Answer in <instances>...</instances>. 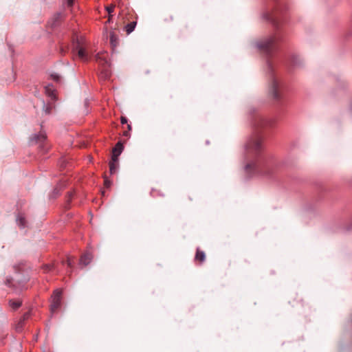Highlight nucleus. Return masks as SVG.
I'll return each mask as SVG.
<instances>
[{
  "label": "nucleus",
  "instance_id": "0eeeda50",
  "mask_svg": "<svg viewBox=\"0 0 352 352\" xmlns=\"http://www.w3.org/2000/svg\"><path fill=\"white\" fill-rule=\"evenodd\" d=\"M123 150V145L120 142H118L112 151V160L113 161L118 160V156L121 154Z\"/></svg>",
  "mask_w": 352,
  "mask_h": 352
},
{
  "label": "nucleus",
  "instance_id": "412c9836",
  "mask_svg": "<svg viewBox=\"0 0 352 352\" xmlns=\"http://www.w3.org/2000/svg\"><path fill=\"white\" fill-rule=\"evenodd\" d=\"M25 223H26V221H18V226L20 228H23L25 226Z\"/></svg>",
  "mask_w": 352,
  "mask_h": 352
},
{
  "label": "nucleus",
  "instance_id": "a211bd4d",
  "mask_svg": "<svg viewBox=\"0 0 352 352\" xmlns=\"http://www.w3.org/2000/svg\"><path fill=\"white\" fill-rule=\"evenodd\" d=\"M114 8H115L114 5H110L109 6L106 7V10L110 16L111 15V13L113 12Z\"/></svg>",
  "mask_w": 352,
  "mask_h": 352
},
{
  "label": "nucleus",
  "instance_id": "473e14b6",
  "mask_svg": "<svg viewBox=\"0 0 352 352\" xmlns=\"http://www.w3.org/2000/svg\"><path fill=\"white\" fill-rule=\"evenodd\" d=\"M19 220H20V221L24 220V218H22V217H21V218H20Z\"/></svg>",
  "mask_w": 352,
  "mask_h": 352
},
{
  "label": "nucleus",
  "instance_id": "f257e3e1",
  "mask_svg": "<svg viewBox=\"0 0 352 352\" xmlns=\"http://www.w3.org/2000/svg\"><path fill=\"white\" fill-rule=\"evenodd\" d=\"M263 148V139L258 134L250 138L245 143V157L247 163L245 170L248 174L258 173L268 175L274 172V165L272 163L256 160V158L261 153Z\"/></svg>",
  "mask_w": 352,
  "mask_h": 352
},
{
  "label": "nucleus",
  "instance_id": "bb28decb",
  "mask_svg": "<svg viewBox=\"0 0 352 352\" xmlns=\"http://www.w3.org/2000/svg\"><path fill=\"white\" fill-rule=\"evenodd\" d=\"M67 265L68 266L71 267L72 266V262L70 259V258H68L67 260Z\"/></svg>",
  "mask_w": 352,
  "mask_h": 352
},
{
  "label": "nucleus",
  "instance_id": "9b49d317",
  "mask_svg": "<svg viewBox=\"0 0 352 352\" xmlns=\"http://www.w3.org/2000/svg\"><path fill=\"white\" fill-rule=\"evenodd\" d=\"M118 166V161H113L112 159L111 162H109V168H110V173L111 174H113L116 172V170Z\"/></svg>",
  "mask_w": 352,
  "mask_h": 352
},
{
  "label": "nucleus",
  "instance_id": "5701e85b",
  "mask_svg": "<svg viewBox=\"0 0 352 352\" xmlns=\"http://www.w3.org/2000/svg\"><path fill=\"white\" fill-rule=\"evenodd\" d=\"M52 77L53 78L54 80H55L56 81H58L60 78L59 76L57 74H52Z\"/></svg>",
  "mask_w": 352,
  "mask_h": 352
},
{
  "label": "nucleus",
  "instance_id": "c85d7f7f",
  "mask_svg": "<svg viewBox=\"0 0 352 352\" xmlns=\"http://www.w3.org/2000/svg\"><path fill=\"white\" fill-rule=\"evenodd\" d=\"M99 59L104 60V58H100V57L99 56V55H97V56H96V60H99Z\"/></svg>",
  "mask_w": 352,
  "mask_h": 352
},
{
  "label": "nucleus",
  "instance_id": "6e6552de",
  "mask_svg": "<svg viewBox=\"0 0 352 352\" xmlns=\"http://www.w3.org/2000/svg\"><path fill=\"white\" fill-rule=\"evenodd\" d=\"M92 260V255L90 253H85L80 257V263L85 266L87 265Z\"/></svg>",
  "mask_w": 352,
  "mask_h": 352
},
{
  "label": "nucleus",
  "instance_id": "aec40b11",
  "mask_svg": "<svg viewBox=\"0 0 352 352\" xmlns=\"http://www.w3.org/2000/svg\"><path fill=\"white\" fill-rule=\"evenodd\" d=\"M52 109V107L50 105L44 107V111L46 114H50L51 113Z\"/></svg>",
  "mask_w": 352,
  "mask_h": 352
},
{
  "label": "nucleus",
  "instance_id": "2eb2a0df",
  "mask_svg": "<svg viewBox=\"0 0 352 352\" xmlns=\"http://www.w3.org/2000/svg\"><path fill=\"white\" fill-rule=\"evenodd\" d=\"M30 316V313L29 312H26L23 314V318L19 321V324H18V327L17 328H21L22 326H23V322L28 319Z\"/></svg>",
  "mask_w": 352,
  "mask_h": 352
},
{
  "label": "nucleus",
  "instance_id": "ddd939ff",
  "mask_svg": "<svg viewBox=\"0 0 352 352\" xmlns=\"http://www.w3.org/2000/svg\"><path fill=\"white\" fill-rule=\"evenodd\" d=\"M9 305L14 310H16L21 307L22 302L21 300H10L9 301Z\"/></svg>",
  "mask_w": 352,
  "mask_h": 352
},
{
  "label": "nucleus",
  "instance_id": "dca6fc26",
  "mask_svg": "<svg viewBox=\"0 0 352 352\" xmlns=\"http://www.w3.org/2000/svg\"><path fill=\"white\" fill-rule=\"evenodd\" d=\"M264 18H265L266 20H267V21H269L272 22V23L273 24H274V25H275V24H276V22L275 19L274 18V16H273L271 14H270V13H266V14H264Z\"/></svg>",
  "mask_w": 352,
  "mask_h": 352
},
{
  "label": "nucleus",
  "instance_id": "a878e982",
  "mask_svg": "<svg viewBox=\"0 0 352 352\" xmlns=\"http://www.w3.org/2000/svg\"><path fill=\"white\" fill-rule=\"evenodd\" d=\"M104 185H105V186H106L107 188H109V187L110 186V185H111V183H110V182H109V181H108V180L105 179V180H104Z\"/></svg>",
  "mask_w": 352,
  "mask_h": 352
},
{
  "label": "nucleus",
  "instance_id": "c756f323",
  "mask_svg": "<svg viewBox=\"0 0 352 352\" xmlns=\"http://www.w3.org/2000/svg\"><path fill=\"white\" fill-rule=\"evenodd\" d=\"M129 132H128V131H124V132L123 133V135H124V136H126V137H127V136H129Z\"/></svg>",
  "mask_w": 352,
  "mask_h": 352
},
{
  "label": "nucleus",
  "instance_id": "4be33fe9",
  "mask_svg": "<svg viewBox=\"0 0 352 352\" xmlns=\"http://www.w3.org/2000/svg\"><path fill=\"white\" fill-rule=\"evenodd\" d=\"M59 192V190L57 188H55L52 192L53 197H55Z\"/></svg>",
  "mask_w": 352,
  "mask_h": 352
},
{
  "label": "nucleus",
  "instance_id": "7ed1b4c3",
  "mask_svg": "<svg viewBox=\"0 0 352 352\" xmlns=\"http://www.w3.org/2000/svg\"><path fill=\"white\" fill-rule=\"evenodd\" d=\"M278 38L276 36H272L257 43L258 48L265 54H270L276 47Z\"/></svg>",
  "mask_w": 352,
  "mask_h": 352
},
{
  "label": "nucleus",
  "instance_id": "1a4fd4ad",
  "mask_svg": "<svg viewBox=\"0 0 352 352\" xmlns=\"http://www.w3.org/2000/svg\"><path fill=\"white\" fill-rule=\"evenodd\" d=\"M195 258L196 261L202 263L204 261L206 258V254L203 251H201L199 249H197Z\"/></svg>",
  "mask_w": 352,
  "mask_h": 352
},
{
  "label": "nucleus",
  "instance_id": "7c9ffc66",
  "mask_svg": "<svg viewBox=\"0 0 352 352\" xmlns=\"http://www.w3.org/2000/svg\"><path fill=\"white\" fill-rule=\"evenodd\" d=\"M46 268L47 271H50L52 269V267L50 265H46Z\"/></svg>",
  "mask_w": 352,
  "mask_h": 352
},
{
  "label": "nucleus",
  "instance_id": "423d86ee",
  "mask_svg": "<svg viewBox=\"0 0 352 352\" xmlns=\"http://www.w3.org/2000/svg\"><path fill=\"white\" fill-rule=\"evenodd\" d=\"M270 124L271 121L263 116H257L254 119V125L257 129H265Z\"/></svg>",
  "mask_w": 352,
  "mask_h": 352
},
{
  "label": "nucleus",
  "instance_id": "2f4dec72",
  "mask_svg": "<svg viewBox=\"0 0 352 352\" xmlns=\"http://www.w3.org/2000/svg\"><path fill=\"white\" fill-rule=\"evenodd\" d=\"M127 127H128V129H129V130H131V126L130 124H128Z\"/></svg>",
  "mask_w": 352,
  "mask_h": 352
},
{
  "label": "nucleus",
  "instance_id": "39448f33",
  "mask_svg": "<svg viewBox=\"0 0 352 352\" xmlns=\"http://www.w3.org/2000/svg\"><path fill=\"white\" fill-rule=\"evenodd\" d=\"M62 291L59 289L54 291L52 296L50 309L52 312L56 311L60 307Z\"/></svg>",
  "mask_w": 352,
  "mask_h": 352
},
{
  "label": "nucleus",
  "instance_id": "9d476101",
  "mask_svg": "<svg viewBox=\"0 0 352 352\" xmlns=\"http://www.w3.org/2000/svg\"><path fill=\"white\" fill-rule=\"evenodd\" d=\"M109 39L112 46L116 47L118 43V36L113 32H111L109 34Z\"/></svg>",
  "mask_w": 352,
  "mask_h": 352
},
{
  "label": "nucleus",
  "instance_id": "6ab92c4d",
  "mask_svg": "<svg viewBox=\"0 0 352 352\" xmlns=\"http://www.w3.org/2000/svg\"><path fill=\"white\" fill-rule=\"evenodd\" d=\"M173 16L170 15V14H167L166 16H164V21L166 23H168L171 21H173Z\"/></svg>",
  "mask_w": 352,
  "mask_h": 352
},
{
  "label": "nucleus",
  "instance_id": "4468645a",
  "mask_svg": "<svg viewBox=\"0 0 352 352\" xmlns=\"http://www.w3.org/2000/svg\"><path fill=\"white\" fill-rule=\"evenodd\" d=\"M62 18H63L62 14H60V13L56 14L53 18V23H52V25L53 27L56 26L58 25V23H59V21L62 19Z\"/></svg>",
  "mask_w": 352,
  "mask_h": 352
},
{
  "label": "nucleus",
  "instance_id": "f3484780",
  "mask_svg": "<svg viewBox=\"0 0 352 352\" xmlns=\"http://www.w3.org/2000/svg\"><path fill=\"white\" fill-rule=\"evenodd\" d=\"M35 138L36 141L41 142L45 140L46 136L45 134H40L38 135L35 136Z\"/></svg>",
  "mask_w": 352,
  "mask_h": 352
},
{
  "label": "nucleus",
  "instance_id": "f03ea898",
  "mask_svg": "<svg viewBox=\"0 0 352 352\" xmlns=\"http://www.w3.org/2000/svg\"><path fill=\"white\" fill-rule=\"evenodd\" d=\"M72 52H76L78 56L82 60L87 61L88 60V54L85 50V43L82 38H80L76 36L73 38Z\"/></svg>",
  "mask_w": 352,
  "mask_h": 352
},
{
  "label": "nucleus",
  "instance_id": "393cba45",
  "mask_svg": "<svg viewBox=\"0 0 352 352\" xmlns=\"http://www.w3.org/2000/svg\"><path fill=\"white\" fill-rule=\"evenodd\" d=\"M121 123H122V124L127 123V119H126V118H125V117H122V118H121Z\"/></svg>",
  "mask_w": 352,
  "mask_h": 352
},
{
  "label": "nucleus",
  "instance_id": "20e7f679",
  "mask_svg": "<svg viewBox=\"0 0 352 352\" xmlns=\"http://www.w3.org/2000/svg\"><path fill=\"white\" fill-rule=\"evenodd\" d=\"M269 91L272 98L276 102L282 100L283 95L280 90L279 81L275 77H273L271 80Z\"/></svg>",
  "mask_w": 352,
  "mask_h": 352
},
{
  "label": "nucleus",
  "instance_id": "cd10ccee",
  "mask_svg": "<svg viewBox=\"0 0 352 352\" xmlns=\"http://www.w3.org/2000/svg\"><path fill=\"white\" fill-rule=\"evenodd\" d=\"M65 52H66V51L63 49V47H61V48H60V53H61L62 54H65Z\"/></svg>",
  "mask_w": 352,
  "mask_h": 352
},
{
  "label": "nucleus",
  "instance_id": "f8f14e48",
  "mask_svg": "<svg viewBox=\"0 0 352 352\" xmlns=\"http://www.w3.org/2000/svg\"><path fill=\"white\" fill-rule=\"evenodd\" d=\"M136 23H137L136 21H133V22L128 23L125 26V30L128 34H129L134 30V29L136 26Z\"/></svg>",
  "mask_w": 352,
  "mask_h": 352
},
{
  "label": "nucleus",
  "instance_id": "b1692460",
  "mask_svg": "<svg viewBox=\"0 0 352 352\" xmlns=\"http://www.w3.org/2000/svg\"><path fill=\"white\" fill-rule=\"evenodd\" d=\"M67 4L69 7H71L73 5L74 0H66Z\"/></svg>",
  "mask_w": 352,
  "mask_h": 352
}]
</instances>
